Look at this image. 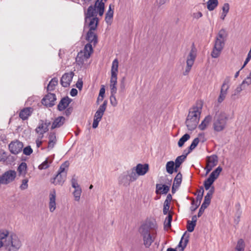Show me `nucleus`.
I'll return each instance as SVG.
<instances>
[{"label": "nucleus", "instance_id": "1", "mask_svg": "<svg viewBox=\"0 0 251 251\" xmlns=\"http://www.w3.org/2000/svg\"><path fill=\"white\" fill-rule=\"evenodd\" d=\"M22 242L15 234L7 230H0V249L5 251H19L22 246Z\"/></svg>", "mask_w": 251, "mask_h": 251}, {"label": "nucleus", "instance_id": "2", "mask_svg": "<svg viewBox=\"0 0 251 251\" xmlns=\"http://www.w3.org/2000/svg\"><path fill=\"white\" fill-rule=\"evenodd\" d=\"M202 105L194 106L190 109L185 123L188 129L194 130L197 126L201 113Z\"/></svg>", "mask_w": 251, "mask_h": 251}, {"label": "nucleus", "instance_id": "3", "mask_svg": "<svg viewBox=\"0 0 251 251\" xmlns=\"http://www.w3.org/2000/svg\"><path fill=\"white\" fill-rule=\"evenodd\" d=\"M151 227L149 223L142 225L139 232L143 238L144 245L146 248H149L154 240L153 234L151 232Z\"/></svg>", "mask_w": 251, "mask_h": 251}, {"label": "nucleus", "instance_id": "4", "mask_svg": "<svg viewBox=\"0 0 251 251\" xmlns=\"http://www.w3.org/2000/svg\"><path fill=\"white\" fill-rule=\"evenodd\" d=\"M228 117L224 112H221L216 115L213 122V129L216 132L224 130L226 126Z\"/></svg>", "mask_w": 251, "mask_h": 251}, {"label": "nucleus", "instance_id": "5", "mask_svg": "<svg viewBox=\"0 0 251 251\" xmlns=\"http://www.w3.org/2000/svg\"><path fill=\"white\" fill-rule=\"evenodd\" d=\"M136 180L135 173L130 170L123 173L118 177V183L120 185L127 187L130 183Z\"/></svg>", "mask_w": 251, "mask_h": 251}, {"label": "nucleus", "instance_id": "6", "mask_svg": "<svg viewBox=\"0 0 251 251\" xmlns=\"http://www.w3.org/2000/svg\"><path fill=\"white\" fill-rule=\"evenodd\" d=\"M196 57V53L195 49L194 47H193L187 57L186 60V67L185 71L183 73V75H186L188 74L194 64Z\"/></svg>", "mask_w": 251, "mask_h": 251}, {"label": "nucleus", "instance_id": "7", "mask_svg": "<svg viewBox=\"0 0 251 251\" xmlns=\"http://www.w3.org/2000/svg\"><path fill=\"white\" fill-rule=\"evenodd\" d=\"M229 78H226L221 86L220 95L217 99L218 102L219 103H222L224 100L227 95L228 90L229 88Z\"/></svg>", "mask_w": 251, "mask_h": 251}, {"label": "nucleus", "instance_id": "8", "mask_svg": "<svg viewBox=\"0 0 251 251\" xmlns=\"http://www.w3.org/2000/svg\"><path fill=\"white\" fill-rule=\"evenodd\" d=\"M225 45V41L219 39H215L211 56L213 58H217L221 54Z\"/></svg>", "mask_w": 251, "mask_h": 251}, {"label": "nucleus", "instance_id": "9", "mask_svg": "<svg viewBox=\"0 0 251 251\" xmlns=\"http://www.w3.org/2000/svg\"><path fill=\"white\" fill-rule=\"evenodd\" d=\"M136 175V179L140 176H144L149 171V165L148 164H138L136 167L130 169Z\"/></svg>", "mask_w": 251, "mask_h": 251}, {"label": "nucleus", "instance_id": "10", "mask_svg": "<svg viewBox=\"0 0 251 251\" xmlns=\"http://www.w3.org/2000/svg\"><path fill=\"white\" fill-rule=\"evenodd\" d=\"M16 176V172L15 171L9 170L7 171L0 177V182L1 184H8L13 181Z\"/></svg>", "mask_w": 251, "mask_h": 251}, {"label": "nucleus", "instance_id": "11", "mask_svg": "<svg viewBox=\"0 0 251 251\" xmlns=\"http://www.w3.org/2000/svg\"><path fill=\"white\" fill-rule=\"evenodd\" d=\"M189 235L185 232L181 237V239L177 246V250L173 248H168L167 251H183L189 242Z\"/></svg>", "mask_w": 251, "mask_h": 251}, {"label": "nucleus", "instance_id": "12", "mask_svg": "<svg viewBox=\"0 0 251 251\" xmlns=\"http://www.w3.org/2000/svg\"><path fill=\"white\" fill-rule=\"evenodd\" d=\"M218 161V156L216 155H212L207 157L206 166L205 168L206 175L208 174L213 168L217 165Z\"/></svg>", "mask_w": 251, "mask_h": 251}, {"label": "nucleus", "instance_id": "13", "mask_svg": "<svg viewBox=\"0 0 251 251\" xmlns=\"http://www.w3.org/2000/svg\"><path fill=\"white\" fill-rule=\"evenodd\" d=\"M9 149L11 153L14 154H17L20 152L23 148V144L19 141L11 142L9 146Z\"/></svg>", "mask_w": 251, "mask_h": 251}, {"label": "nucleus", "instance_id": "14", "mask_svg": "<svg viewBox=\"0 0 251 251\" xmlns=\"http://www.w3.org/2000/svg\"><path fill=\"white\" fill-rule=\"evenodd\" d=\"M74 75L75 74L73 72L65 73L62 76L60 79L61 85L64 87H69L72 81Z\"/></svg>", "mask_w": 251, "mask_h": 251}, {"label": "nucleus", "instance_id": "15", "mask_svg": "<svg viewBox=\"0 0 251 251\" xmlns=\"http://www.w3.org/2000/svg\"><path fill=\"white\" fill-rule=\"evenodd\" d=\"M56 100V98L55 94L48 93L42 100V103L47 107H52L54 105Z\"/></svg>", "mask_w": 251, "mask_h": 251}, {"label": "nucleus", "instance_id": "16", "mask_svg": "<svg viewBox=\"0 0 251 251\" xmlns=\"http://www.w3.org/2000/svg\"><path fill=\"white\" fill-rule=\"evenodd\" d=\"M49 208L51 212H53L56 208V192L54 189L50 191V193Z\"/></svg>", "mask_w": 251, "mask_h": 251}, {"label": "nucleus", "instance_id": "17", "mask_svg": "<svg viewBox=\"0 0 251 251\" xmlns=\"http://www.w3.org/2000/svg\"><path fill=\"white\" fill-rule=\"evenodd\" d=\"M97 8L95 5L93 6L90 5L87 9V10L85 12V23H87L89 19L95 17L96 16V9Z\"/></svg>", "mask_w": 251, "mask_h": 251}, {"label": "nucleus", "instance_id": "18", "mask_svg": "<svg viewBox=\"0 0 251 251\" xmlns=\"http://www.w3.org/2000/svg\"><path fill=\"white\" fill-rule=\"evenodd\" d=\"M107 102L104 100L102 105H100L98 110L95 113L94 118L101 120V118L106 110Z\"/></svg>", "mask_w": 251, "mask_h": 251}, {"label": "nucleus", "instance_id": "19", "mask_svg": "<svg viewBox=\"0 0 251 251\" xmlns=\"http://www.w3.org/2000/svg\"><path fill=\"white\" fill-rule=\"evenodd\" d=\"M49 142L48 145V150L52 149L57 142L56 133L54 132H50L49 133Z\"/></svg>", "mask_w": 251, "mask_h": 251}, {"label": "nucleus", "instance_id": "20", "mask_svg": "<svg viewBox=\"0 0 251 251\" xmlns=\"http://www.w3.org/2000/svg\"><path fill=\"white\" fill-rule=\"evenodd\" d=\"M94 31V30L88 31L86 39L89 42V43L91 44H92L94 46H95L98 43V39L97 36Z\"/></svg>", "mask_w": 251, "mask_h": 251}, {"label": "nucleus", "instance_id": "21", "mask_svg": "<svg viewBox=\"0 0 251 251\" xmlns=\"http://www.w3.org/2000/svg\"><path fill=\"white\" fill-rule=\"evenodd\" d=\"M71 102V99L66 97L62 98L57 105V109L59 111H63Z\"/></svg>", "mask_w": 251, "mask_h": 251}, {"label": "nucleus", "instance_id": "22", "mask_svg": "<svg viewBox=\"0 0 251 251\" xmlns=\"http://www.w3.org/2000/svg\"><path fill=\"white\" fill-rule=\"evenodd\" d=\"M66 176H67L65 175V174L58 173L53 179V180L51 181V183L56 185H62L65 180Z\"/></svg>", "mask_w": 251, "mask_h": 251}, {"label": "nucleus", "instance_id": "23", "mask_svg": "<svg viewBox=\"0 0 251 251\" xmlns=\"http://www.w3.org/2000/svg\"><path fill=\"white\" fill-rule=\"evenodd\" d=\"M65 121V118L63 116H59L55 118L51 125V129H53L61 127L64 124Z\"/></svg>", "mask_w": 251, "mask_h": 251}, {"label": "nucleus", "instance_id": "24", "mask_svg": "<svg viewBox=\"0 0 251 251\" xmlns=\"http://www.w3.org/2000/svg\"><path fill=\"white\" fill-rule=\"evenodd\" d=\"M214 190L215 189L214 186H212L211 188V189L208 191V192L204 197V201L202 203V205H204L206 207L208 206V205L210 203L211 199L214 192Z\"/></svg>", "mask_w": 251, "mask_h": 251}, {"label": "nucleus", "instance_id": "25", "mask_svg": "<svg viewBox=\"0 0 251 251\" xmlns=\"http://www.w3.org/2000/svg\"><path fill=\"white\" fill-rule=\"evenodd\" d=\"M32 112V108L27 107L22 110L19 113V117L23 120H26L28 117L31 114Z\"/></svg>", "mask_w": 251, "mask_h": 251}, {"label": "nucleus", "instance_id": "26", "mask_svg": "<svg viewBox=\"0 0 251 251\" xmlns=\"http://www.w3.org/2000/svg\"><path fill=\"white\" fill-rule=\"evenodd\" d=\"M119 62L117 58L113 62L111 69V77H117L118 72Z\"/></svg>", "mask_w": 251, "mask_h": 251}, {"label": "nucleus", "instance_id": "27", "mask_svg": "<svg viewBox=\"0 0 251 251\" xmlns=\"http://www.w3.org/2000/svg\"><path fill=\"white\" fill-rule=\"evenodd\" d=\"M170 187L166 185H162L160 184H157L156 185V193H161L163 194H166L169 191Z\"/></svg>", "mask_w": 251, "mask_h": 251}, {"label": "nucleus", "instance_id": "28", "mask_svg": "<svg viewBox=\"0 0 251 251\" xmlns=\"http://www.w3.org/2000/svg\"><path fill=\"white\" fill-rule=\"evenodd\" d=\"M117 84V77H111L110 80V94H116Z\"/></svg>", "mask_w": 251, "mask_h": 251}, {"label": "nucleus", "instance_id": "29", "mask_svg": "<svg viewBox=\"0 0 251 251\" xmlns=\"http://www.w3.org/2000/svg\"><path fill=\"white\" fill-rule=\"evenodd\" d=\"M212 120V117L208 115L205 117L201 124L199 126V128L201 130H204L206 129L208 125Z\"/></svg>", "mask_w": 251, "mask_h": 251}, {"label": "nucleus", "instance_id": "30", "mask_svg": "<svg viewBox=\"0 0 251 251\" xmlns=\"http://www.w3.org/2000/svg\"><path fill=\"white\" fill-rule=\"evenodd\" d=\"M114 14L113 9L112 8V5L110 4L109 8L105 14V21L108 24H111V20L113 19Z\"/></svg>", "mask_w": 251, "mask_h": 251}, {"label": "nucleus", "instance_id": "31", "mask_svg": "<svg viewBox=\"0 0 251 251\" xmlns=\"http://www.w3.org/2000/svg\"><path fill=\"white\" fill-rule=\"evenodd\" d=\"M88 58H89L86 57L85 55L82 53V52L80 51L77 54L75 58V61L77 65L80 66H82L84 64V62L85 61H87Z\"/></svg>", "mask_w": 251, "mask_h": 251}, {"label": "nucleus", "instance_id": "32", "mask_svg": "<svg viewBox=\"0 0 251 251\" xmlns=\"http://www.w3.org/2000/svg\"><path fill=\"white\" fill-rule=\"evenodd\" d=\"M93 51V49L92 44L88 43L85 46L83 50H81L80 52H82L86 58H89Z\"/></svg>", "mask_w": 251, "mask_h": 251}, {"label": "nucleus", "instance_id": "33", "mask_svg": "<svg viewBox=\"0 0 251 251\" xmlns=\"http://www.w3.org/2000/svg\"><path fill=\"white\" fill-rule=\"evenodd\" d=\"M95 6L97 7L99 15L101 16L104 11V3L102 1V0H97Z\"/></svg>", "mask_w": 251, "mask_h": 251}, {"label": "nucleus", "instance_id": "34", "mask_svg": "<svg viewBox=\"0 0 251 251\" xmlns=\"http://www.w3.org/2000/svg\"><path fill=\"white\" fill-rule=\"evenodd\" d=\"M49 129L46 126H44L43 123L39 124V125L35 129V132L38 134V136H44L45 133L48 131Z\"/></svg>", "mask_w": 251, "mask_h": 251}, {"label": "nucleus", "instance_id": "35", "mask_svg": "<svg viewBox=\"0 0 251 251\" xmlns=\"http://www.w3.org/2000/svg\"><path fill=\"white\" fill-rule=\"evenodd\" d=\"M88 20H90V22L88 24V26L90 28L89 30H95L98 26V19L96 17L90 18Z\"/></svg>", "mask_w": 251, "mask_h": 251}, {"label": "nucleus", "instance_id": "36", "mask_svg": "<svg viewBox=\"0 0 251 251\" xmlns=\"http://www.w3.org/2000/svg\"><path fill=\"white\" fill-rule=\"evenodd\" d=\"M207 8L209 11L214 10L218 5V0H208L207 2Z\"/></svg>", "mask_w": 251, "mask_h": 251}, {"label": "nucleus", "instance_id": "37", "mask_svg": "<svg viewBox=\"0 0 251 251\" xmlns=\"http://www.w3.org/2000/svg\"><path fill=\"white\" fill-rule=\"evenodd\" d=\"M216 179H215L212 177H211L210 176L208 177V178H207L205 181H204V186L205 189V190H210L211 188L212 187L211 186L212 184L213 183V182L215 181Z\"/></svg>", "mask_w": 251, "mask_h": 251}, {"label": "nucleus", "instance_id": "38", "mask_svg": "<svg viewBox=\"0 0 251 251\" xmlns=\"http://www.w3.org/2000/svg\"><path fill=\"white\" fill-rule=\"evenodd\" d=\"M245 243L243 239H239L237 242L234 251H244Z\"/></svg>", "mask_w": 251, "mask_h": 251}, {"label": "nucleus", "instance_id": "39", "mask_svg": "<svg viewBox=\"0 0 251 251\" xmlns=\"http://www.w3.org/2000/svg\"><path fill=\"white\" fill-rule=\"evenodd\" d=\"M58 80L57 78L54 77L50 81L48 86L47 90L48 91H52L55 89V86L58 84Z\"/></svg>", "mask_w": 251, "mask_h": 251}, {"label": "nucleus", "instance_id": "40", "mask_svg": "<svg viewBox=\"0 0 251 251\" xmlns=\"http://www.w3.org/2000/svg\"><path fill=\"white\" fill-rule=\"evenodd\" d=\"M52 162V159H50L49 158H46V159L38 166L39 170H44L48 168L50 164Z\"/></svg>", "mask_w": 251, "mask_h": 251}, {"label": "nucleus", "instance_id": "41", "mask_svg": "<svg viewBox=\"0 0 251 251\" xmlns=\"http://www.w3.org/2000/svg\"><path fill=\"white\" fill-rule=\"evenodd\" d=\"M188 153H186L185 155L183 154L180 156H179L176 157L175 160V164H176V167H179L181 164L185 160L187 155Z\"/></svg>", "mask_w": 251, "mask_h": 251}, {"label": "nucleus", "instance_id": "42", "mask_svg": "<svg viewBox=\"0 0 251 251\" xmlns=\"http://www.w3.org/2000/svg\"><path fill=\"white\" fill-rule=\"evenodd\" d=\"M182 181V175L179 172L176 176L174 181V186H176V188H178Z\"/></svg>", "mask_w": 251, "mask_h": 251}, {"label": "nucleus", "instance_id": "43", "mask_svg": "<svg viewBox=\"0 0 251 251\" xmlns=\"http://www.w3.org/2000/svg\"><path fill=\"white\" fill-rule=\"evenodd\" d=\"M69 166V162L65 161L60 166L58 173L61 174H65V175L67 176V171L66 170V169L68 168Z\"/></svg>", "mask_w": 251, "mask_h": 251}, {"label": "nucleus", "instance_id": "44", "mask_svg": "<svg viewBox=\"0 0 251 251\" xmlns=\"http://www.w3.org/2000/svg\"><path fill=\"white\" fill-rule=\"evenodd\" d=\"M27 165L25 162H22L18 168V173L20 175H24L26 172Z\"/></svg>", "mask_w": 251, "mask_h": 251}, {"label": "nucleus", "instance_id": "45", "mask_svg": "<svg viewBox=\"0 0 251 251\" xmlns=\"http://www.w3.org/2000/svg\"><path fill=\"white\" fill-rule=\"evenodd\" d=\"M175 162L173 161L168 162L166 165V171L169 174H172L174 173V168Z\"/></svg>", "mask_w": 251, "mask_h": 251}, {"label": "nucleus", "instance_id": "46", "mask_svg": "<svg viewBox=\"0 0 251 251\" xmlns=\"http://www.w3.org/2000/svg\"><path fill=\"white\" fill-rule=\"evenodd\" d=\"M229 9V5L227 3H226L224 4L222 7L223 12L221 16V18L222 20H224L226 16L227 13L228 12Z\"/></svg>", "mask_w": 251, "mask_h": 251}, {"label": "nucleus", "instance_id": "47", "mask_svg": "<svg viewBox=\"0 0 251 251\" xmlns=\"http://www.w3.org/2000/svg\"><path fill=\"white\" fill-rule=\"evenodd\" d=\"M227 36V34L226 30L224 29L220 30L216 38V39H220V40H222L225 42L226 40V38Z\"/></svg>", "mask_w": 251, "mask_h": 251}, {"label": "nucleus", "instance_id": "48", "mask_svg": "<svg viewBox=\"0 0 251 251\" xmlns=\"http://www.w3.org/2000/svg\"><path fill=\"white\" fill-rule=\"evenodd\" d=\"M222 171V168L220 166H219L211 173L210 176H211V177H212L215 179H216L218 177Z\"/></svg>", "mask_w": 251, "mask_h": 251}, {"label": "nucleus", "instance_id": "49", "mask_svg": "<svg viewBox=\"0 0 251 251\" xmlns=\"http://www.w3.org/2000/svg\"><path fill=\"white\" fill-rule=\"evenodd\" d=\"M190 138V135L188 134H185L178 141V146L179 147H181L184 145V143L186 142Z\"/></svg>", "mask_w": 251, "mask_h": 251}, {"label": "nucleus", "instance_id": "50", "mask_svg": "<svg viewBox=\"0 0 251 251\" xmlns=\"http://www.w3.org/2000/svg\"><path fill=\"white\" fill-rule=\"evenodd\" d=\"M244 89V86L241 84L240 85L237 86L234 90L233 94L231 95V97L234 99V96L239 95L240 92Z\"/></svg>", "mask_w": 251, "mask_h": 251}, {"label": "nucleus", "instance_id": "51", "mask_svg": "<svg viewBox=\"0 0 251 251\" xmlns=\"http://www.w3.org/2000/svg\"><path fill=\"white\" fill-rule=\"evenodd\" d=\"M172 220V216L171 214H169L166 217L164 222V227L170 228L171 226V222Z\"/></svg>", "mask_w": 251, "mask_h": 251}, {"label": "nucleus", "instance_id": "52", "mask_svg": "<svg viewBox=\"0 0 251 251\" xmlns=\"http://www.w3.org/2000/svg\"><path fill=\"white\" fill-rule=\"evenodd\" d=\"M199 143V138H196L194 139L189 147V151L187 153H189L193 150H194Z\"/></svg>", "mask_w": 251, "mask_h": 251}, {"label": "nucleus", "instance_id": "53", "mask_svg": "<svg viewBox=\"0 0 251 251\" xmlns=\"http://www.w3.org/2000/svg\"><path fill=\"white\" fill-rule=\"evenodd\" d=\"M82 193V189H79L75 190L73 192L74 197L75 201H78L80 198V196Z\"/></svg>", "mask_w": 251, "mask_h": 251}, {"label": "nucleus", "instance_id": "54", "mask_svg": "<svg viewBox=\"0 0 251 251\" xmlns=\"http://www.w3.org/2000/svg\"><path fill=\"white\" fill-rule=\"evenodd\" d=\"M72 186L75 189V190L81 189L79 185L77 183V179L73 177L71 180Z\"/></svg>", "mask_w": 251, "mask_h": 251}, {"label": "nucleus", "instance_id": "55", "mask_svg": "<svg viewBox=\"0 0 251 251\" xmlns=\"http://www.w3.org/2000/svg\"><path fill=\"white\" fill-rule=\"evenodd\" d=\"M116 94H111L110 97V103L113 106H116L118 104V101L115 96Z\"/></svg>", "mask_w": 251, "mask_h": 251}, {"label": "nucleus", "instance_id": "56", "mask_svg": "<svg viewBox=\"0 0 251 251\" xmlns=\"http://www.w3.org/2000/svg\"><path fill=\"white\" fill-rule=\"evenodd\" d=\"M196 225V224H193V223L190 222V221L188 220L187 225V230L190 232L193 231Z\"/></svg>", "mask_w": 251, "mask_h": 251}, {"label": "nucleus", "instance_id": "57", "mask_svg": "<svg viewBox=\"0 0 251 251\" xmlns=\"http://www.w3.org/2000/svg\"><path fill=\"white\" fill-rule=\"evenodd\" d=\"M33 152V150L31 147L28 146L23 149V153L26 155H30Z\"/></svg>", "mask_w": 251, "mask_h": 251}, {"label": "nucleus", "instance_id": "58", "mask_svg": "<svg viewBox=\"0 0 251 251\" xmlns=\"http://www.w3.org/2000/svg\"><path fill=\"white\" fill-rule=\"evenodd\" d=\"M170 203H168L167 202H164V207L163 210V214L166 215L169 210L170 208Z\"/></svg>", "mask_w": 251, "mask_h": 251}, {"label": "nucleus", "instance_id": "59", "mask_svg": "<svg viewBox=\"0 0 251 251\" xmlns=\"http://www.w3.org/2000/svg\"><path fill=\"white\" fill-rule=\"evenodd\" d=\"M28 179H24L22 181V183L20 186V188L22 190H25L28 187Z\"/></svg>", "mask_w": 251, "mask_h": 251}, {"label": "nucleus", "instance_id": "60", "mask_svg": "<svg viewBox=\"0 0 251 251\" xmlns=\"http://www.w3.org/2000/svg\"><path fill=\"white\" fill-rule=\"evenodd\" d=\"M202 16V14L201 12L198 11L194 12L192 14V17L194 19H199Z\"/></svg>", "mask_w": 251, "mask_h": 251}, {"label": "nucleus", "instance_id": "61", "mask_svg": "<svg viewBox=\"0 0 251 251\" xmlns=\"http://www.w3.org/2000/svg\"><path fill=\"white\" fill-rule=\"evenodd\" d=\"M242 85L244 86V84H246L248 86L251 84V77L249 75L242 82Z\"/></svg>", "mask_w": 251, "mask_h": 251}, {"label": "nucleus", "instance_id": "62", "mask_svg": "<svg viewBox=\"0 0 251 251\" xmlns=\"http://www.w3.org/2000/svg\"><path fill=\"white\" fill-rule=\"evenodd\" d=\"M125 78L123 77L120 82V91L124 92L125 89Z\"/></svg>", "mask_w": 251, "mask_h": 251}, {"label": "nucleus", "instance_id": "63", "mask_svg": "<svg viewBox=\"0 0 251 251\" xmlns=\"http://www.w3.org/2000/svg\"><path fill=\"white\" fill-rule=\"evenodd\" d=\"M43 137L42 136H38V137L36 140V146L38 148H39L42 144V139Z\"/></svg>", "mask_w": 251, "mask_h": 251}, {"label": "nucleus", "instance_id": "64", "mask_svg": "<svg viewBox=\"0 0 251 251\" xmlns=\"http://www.w3.org/2000/svg\"><path fill=\"white\" fill-rule=\"evenodd\" d=\"M207 207H206L204 205H201V208L199 209V213L198 214V217H200L203 213L204 212V210L207 208Z\"/></svg>", "mask_w": 251, "mask_h": 251}]
</instances>
